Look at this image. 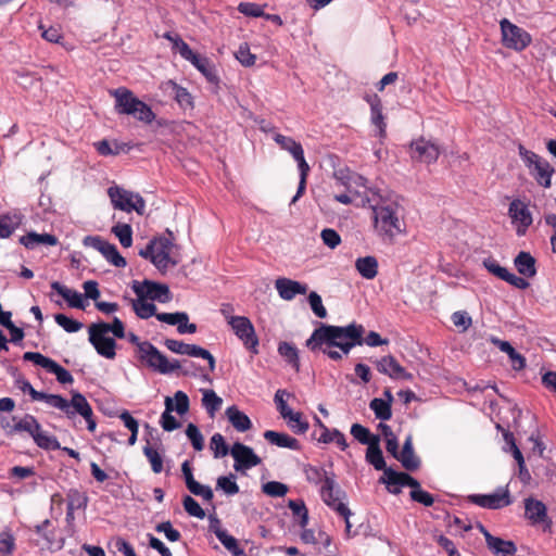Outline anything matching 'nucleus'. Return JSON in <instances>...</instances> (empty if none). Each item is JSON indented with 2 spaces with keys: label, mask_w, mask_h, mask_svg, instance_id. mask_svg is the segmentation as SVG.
<instances>
[{
  "label": "nucleus",
  "mask_w": 556,
  "mask_h": 556,
  "mask_svg": "<svg viewBox=\"0 0 556 556\" xmlns=\"http://www.w3.org/2000/svg\"><path fill=\"white\" fill-rule=\"evenodd\" d=\"M365 327L361 324L351 323L346 326H334L320 324L306 341V346L315 352L323 345L338 348L348 355L357 345H363Z\"/></svg>",
  "instance_id": "obj_1"
},
{
  "label": "nucleus",
  "mask_w": 556,
  "mask_h": 556,
  "mask_svg": "<svg viewBox=\"0 0 556 556\" xmlns=\"http://www.w3.org/2000/svg\"><path fill=\"white\" fill-rule=\"evenodd\" d=\"M374 229L388 244H393L399 235L405 233L404 208L396 201H381L372 206Z\"/></svg>",
  "instance_id": "obj_2"
},
{
  "label": "nucleus",
  "mask_w": 556,
  "mask_h": 556,
  "mask_svg": "<svg viewBox=\"0 0 556 556\" xmlns=\"http://www.w3.org/2000/svg\"><path fill=\"white\" fill-rule=\"evenodd\" d=\"M174 240L173 232L166 229V236L151 239L138 254L149 260L162 275H165L170 267L178 264V261L172 256Z\"/></svg>",
  "instance_id": "obj_3"
},
{
  "label": "nucleus",
  "mask_w": 556,
  "mask_h": 556,
  "mask_svg": "<svg viewBox=\"0 0 556 556\" xmlns=\"http://www.w3.org/2000/svg\"><path fill=\"white\" fill-rule=\"evenodd\" d=\"M110 94L115 99L114 108L117 114L130 115L146 124H151L154 121L155 114L152 109L137 98L131 90L119 87L110 90Z\"/></svg>",
  "instance_id": "obj_4"
},
{
  "label": "nucleus",
  "mask_w": 556,
  "mask_h": 556,
  "mask_svg": "<svg viewBox=\"0 0 556 556\" xmlns=\"http://www.w3.org/2000/svg\"><path fill=\"white\" fill-rule=\"evenodd\" d=\"M518 153L536 184L545 189L551 188L555 169L549 162L521 144L518 148Z\"/></svg>",
  "instance_id": "obj_5"
},
{
  "label": "nucleus",
  "mask_w": 556,
  "mask_h": 556,
  "mask_svg": "<svg viewBox=\"0 0 556 556\" xmlns=\"http://www.w3.org/2000/svg\"><path fill=\"white\" fill-rule=\"evenodd\" d=\"M274 140L282 150L288 151L293 159L298 162L300 170V181L295 195L291 200V204H294L305 191L306 178L309 172V165L305 161L304 151L300 142H296L293 138L277 134Z\"/></svg>",
  "instance_id": "obj_6"
},
{
  "label": "nucleus",
  "mask_w": 556,
  "mask_h": 556,
  "mask_svg": "<svg viewBox=\"0 0 556 556\" xmlns=\"http://www.w3.org/2000/svg\"><path fill=\"white\" fill-rule=\"evenodd\" d=\"M108 194L116 210L127 213L135 211L139 215L146 212V201L139 193L113 186L108 189Z\"/></svg>",
  "instance_id": "obj_7"
},
{
  "label": "nucleus",
  "mask_w": 556,
  "mask_h": 556,
  "mask_svg": "<svg viewBox=\"0 0 556 556\" xmlns=\"http://www.w3.org/2000/svg\"><path fill=\"white\" fill-rule=\"evenodd\" d=\"M175 46L179 54L191 64L206 78L211 84L217 85L219 81L214 64L203 55H200L191 50L187 42L181 38L175 39Z\"/></svg>",
  "instance_id": "obj_8"
},
{
  "label": "nucleus",
  "mask_w": 556,
  "mask_h": 556,
  "mask_svg": "<svg viewBox=\"0 0 556 556\" xmlns=\"http://www.w3.org/2000/svg\"><path fill=\"white\" fill-rule=\"evenodd\" d=\"M502 41L506 48L521 51L531 42L530 35L521 27L513 24L507 18L500 22Z\"/></svg>",
  "instance_id": "obj_9"
},
{
  "label": "nucleus",
  "mask_w": 556,
  "mask_h": 556,
  "mask_svg": "<svg viewBox=\"0 0 556 556\" xmlns=\"http://www.w3.org/2000/svg\"><path fill=\"white\" fill-rule=\"evenodd\" d=\"M229 326L245 349L253 354H258V338L253 324L248 317L240 316L237 319H231Z\"/></svg>",
  "instance_id": "obj_10"
},
{
  "label": "nucleus",
  "mask_w": 556,
  "mask_h": 556,
  "mask_svg": "<svg viewBox=\"0 0 556 556\" xmlns=\"http://www.w3.org/2000/svg\"><path fill=\"white\" fill-rule=\"evenodd\" d=\"M23 359L26 362H33L35 365H38L55 375L56 380L62 384L72 383L74 381L72 374L67 369L63 368L55 361L42 355L41 353L25 352Z\"/></svg>",
  "instance_id": "obj_11"
},
{
  "label": "nucleus",
  "mask_w": 556,
  "mask_h": 556,
  "mask_svg": "<svg viewBox=\"0 0 556 556\" xmlns=\"http://www.w3.org/2000/svg\"><path fill=\"white\" fill-rule=\"evenodd\" d=\"M230 454L233 457V469L237 472L245 473L247 470L262 463L261 457L254 453L253 448L241 442L232 444Z\"/></svg>",
  "instance_id": "obj_12"
},
{
  "label": "nucleus",
  "mask_w": 556,
  "mask_h": 556,
  "mask_svg": "<svg viewBox=\"0 0 556 556\" xmlns=\"http://www.w3.org/2000/svg\"><path fill=\"white\" fill-rule=\"evenodd\" d=\"M132 290L138 298H149L152 301L166 303L170 300V292L166 285L146 279L143 282L134 281Z\"/></svg>",
  "instance_id": "obj_13"
},
{
  "label": "nucleus",
  "mask_w": 556,
  "mask_h": 556,
  "mask_svg": "<svg viewBox=\"0 0 556 556\" xmlns=\"http://www.w3.org/2000/svg\"><path fill=\"white\" fill-rule=\"evenodd\" d=\"M89 342L93 345L97 353L105 358L113 359L116 355V342L113 338L106 337L105 332L96 325L91 324L88 329Z\"/></svg>",
  "instance_id": "obj_14"
},
{
  "label": "nucleus",
  "mask_w": 556,
  "mask_h": 556,
  "mask_svg": "<svg viewBox=\"0 0 556 556\" xmlns=\"http://www.w3.org/2000/svg\"><path fill=\"white\" fill-rule=\"evenodd\" d=\"M70 403V414H65L68 418L74 417L76 414H79L87 422V429L90 432H93L97 428V422L93 417V412L88 403L85 395L77 391H72V399L68 401Z\"/></svg>",
  "instance_id": "obj_15"
},
{
  "label": "nucleus",
  "mask_w": 556,
  "mask_h": 556,
  "mask_svg": "<svg viewBox=\"0 0 556 556\" xmlns=\"http://www.w3.org/2000/svg\"><path fill=\"white\" fill-rule=\"evenodd\" d=\"M508 215L511 218V223L517 225V235L519 237L525 236L533 222L532 214L528 205L521 200L515 199L509 204Z\"/></svg>",
  "instance_id": "obj_16"
},
{
  "label": "nucleus",
  "mask_w": 556,
  "mask_h": 556,
  "mask_svg": "<svg viewBox=\"0 0 556 556\" xmlns=\"http://www.w3.org/2000/svg\"><path fill=\"white\" fill-rule=\"evenodd\" d=\"M409 153L414 161L431 164L437 162L440 149L435 143L421 137L410 143Z\"/></svg>",
  "instance_id": "obj_17"
},
{
  "label": "nucleus",
  "mask_w": 556,
  "mask_h": 556,
  "mask_svg": "<svg viewBox=\"0 0 556 556\" xmlns=\"http://www.w3.org/2000/svg\"><path fill=\"white\" fill-rule=\"evenodd\" d=\"M320 495L324 503L336 511L339 504H344L341 500L345 497V492L338 486L333 472H331V477L325 479V483L320 488Z\"/></svg>",
  "instance_id": "obj_18"
},
{
  "label": "nucleus",
  "mask_w": 556,
  "mask_h": 556,
  "mask_svg": "<svg viewBox=\"0 0 556 556\" xmlns=\"http://www.w3.org/2000/svg\"><path fill=\"white\" fill-rule=\"evenodd\" d=\"M469 500L471 503L489 509H498L511 503L507 490L494 494H473L469 496Z\"/></svg>",
  "instance_id": "obj_19"
},
{
  "label": "nucleus",
  "mask_w": 556,
  "mask_h": 556,
  "mask_svg": "<svg viewBox=\"0 0 556 556\" xmlns=\"http://www.w3.org/2000/svg\"><path fill=\"white\" fill-rule=\"evenodd\" d=\"M160 88L165 93L173 97L181 109H193V97L191 96V93L186 88L177 85L174 80L163 81Z\"/></svg>",
  "instance_id": "obj_20"
},
{
  "label": "nucleus",
  "mask_w": 556,
  "mask_h": 556,
  "mask_svg": "<svg viewBox=\"0 0 556 556\" xmlns=\"http://www.w3.org/2000/svg\"><path fill=\"white\" fill-rule=\"evenodd\" d=\"M379 372L389 376L392 379L410 380L413 375L407 372L403 366L392 356L386 355L376 363Z\"/></svg>",
  "instance_id": "obj_21"
},
{
  "label": "nucleus",
  "mask_w": 556,
  "mask_h": 556,
  "mask_svg": "<svg viewBox=\"0 0 556 556\" xmlns=\"http://www.w3.org/2000/svg\"><path fill=\"white\" fill-rule=\"evenodd\" d=\"M275 288L280 298L286 301H290L298 294H305L307 292L306 285L288 278H278L275 281Z\"/></svg>",
  "instance_id": "obj_22"
},
{
  "label": "nucleus",
  "mask_w": 556,
  "mask_h": 556,
  "mask_svg": "<svg viewBox=\"0 0 556 556\" xmlns=\"http://www.w3.org/2000/svg\"><path fill=\"white\" fill-rule=\"evenodd\" d=\"M139 359L146 365L160 372V368L165 365L166 356L162 354L151 342H146L140 346Z\"/></svg>",
  "instance_id": "obj_23"
},
{
  "label": "nucleus",
  "mask_w": 556,
  "mask_h": 556,
  "mask_svg": "<svg viewBox=\"0 0 556 556\" xmlns=\"http://www.w3.org/2000/svg\"><path fill=\"white\" fill-rule=\"evenodd\" d=\"M34 401H43L48 405L62 410L64 414H70V403L66 399L59 394H48L35 390L33 387L27 391Z\"/></svg>",
  "instance_id": "obj_24"
},
{
  "label": "nucleus",
  "mask_w": 556,
  "mask_h": 556,
  "mask_svg": "<svg viewBox=\"0 0 556 556\" xmlns=\"http://www.w3.org/2000/svg\"><path fill=\"white\" fill-rule=\"evenodd\" d=\"M379 482H388L389 484H400L412 488V491H419L420 483L417 479L406 472H399L394 469L386 470V477H380Z\"/></svg>",
  "instance_id": "obj_25"
},
{
  "label": "nucleus",
  "mask_w": 556,
  "mask_h": 556,
  "mask_svg": "<svg viewBox=\"0 0 556 556\" xmlns=\"http://www.w3.org/2000/svg\"><path fill=\"white\" fill-rule=\"evenodd\" d=\"M263 437L267 442L278 447L290 448L293 451H299L301 448L300 442L295 438L283 432L266 430Z\"/></svg>",
  "instance_id": "obj_26"
},
{
  "label": "nucleus",
  "mask_w": 556,
  "mask_h": 556,
  "mask_svg": "<svg viewBox=\"0 0 556 556\" xmlns=\"http://www.w3.org/2000/svg\"><path fill=\"white\" fill-rule=\"evenodd\" d=\"M51 288L56 291L67 303L71 307L78 308V309H85L86 308V302L84 300V295L77 291H74L72 289H68L64 285L60 283L59 281H53L51 283Z\"/></svg>",
  "instance_id": "obj_27"
},
{
  "label": "nucleus",
  "mask_w": 556,
  "mask_h": 556,
  "mask_svg": "<svg viewBox=\"0 0 556 556\" xmlns=\"http://www.w3.org/2000/svg\"><path fill=\"white\" fill-rule=\"evenodd\" d=\"M402 466L409 471H414L419 468L420 460L415 455L414 447H413V441L410 437H407L402 451L399 452L397 458H396Z\"/></svg>",
  "instance_id": "obj_28"
},
{
  "label": "nucleus",
  "mask_w": 556,
  "mask_h": 556,
  "mask_svg": "<svg viewBox=\"0 0 556 556\" xmlns=\"http://www.w3.org/2000/svg\"><path fill=\"white\" fill-rule=\"evenodd\" d=\"M485 542L488 548L493 554H503V556L514 555L517 552L516 544L513 541H505L485 532Z\"/></svg>",
  "instance_id": "obj_29"
},
{
  "label": "nucleus",
  "mask_w": 556,
  "mask_h": 556,
  "mask_svg": "<svg viewBox=\"0 0 556 556\" xmlns=\"http://www.w3.org/2000/svg\"><path fill=\"white\" fill-rule=\"evenodd\" d=\"M379 437H374V442L369 444L366 452V460L374 466L376 470H382L383 476L386 477V470L392 469L391 467H387L386 460L382 455V451L379 446Z\"/></svg>",
  "instance_id": "obj_30"
},
{
  "label": "nucleus",
  "mask_w": 556,
  "mask_h": 556,
  "mask_svg": "<svg viewBox=\"0 0 556 556\" xmlns=\"http://www.w3.org/2000/svg\"><path fill=\"white\" fill-rule=\"evenodd\" d=\"M20 243L26 249H35L39 244L45 245H56L59 243L58 238L51 233H37L28 232L20 238Z\"/></svg>",
  "instance_id": "obj_31"
},
{
  "label": "nucleus",
  "mask_w": 556,
  "mask_h": 556,
  "mask_svg": "<svg viewBox=\"0 0 556 556\" xmlns=\"http://www.w3.org/2000/svg\"><path fill=\"white\" fill-rule=\"evenodd\" d=\"M535 263V258L526 251H520L514 260L518 273L527 278H532L536 275Z\"/></svg>",
  "instance_id": "obj_32"
},
{
  "label": "nucleus",
  "mask_w": 556,
  "mask_h": 556,
  "mask_svg": "<svg viewBox=\"0 0 556 556\" xmlns=\"http://www.w3.org/2000/svg\"><path fill=\"white\" fill-rule=\"evenodd\" d=\"M525 510L527 518L530 519L532 523H543L547 519L546 506L541 501L527 498L525 502Z\"/></svg>",
  "instance_id": "obj_33"
},
{
  "label": "nucleus",
  "mask_w": 556,
  "mask_h": 556,
  "mask_svg": "<svg viewBox=\"0 0 556 556\" xmlns=\"http://www.w3.org/2000/svg\"><path fill=\"white\" fill-rule=\"evenodd\" d=\"M229 422L232 425V427L240 431L244 432L252 428L251 419L247 414L241 412L237 406L232 405L229 406L225 412Z\"/></svg>",
  "instance_id": "obj_34"
},
{
  "label": "nucleus",
  "mask_w": 556,
  "mask_h": 556,
  "mask_svg": "<svg viewBox=\"0 0 556 556\" xmlns=\"http://www.w3.org/2000/svg\"><path fill=\"white\" fill-rule=\"evenodd\" d=\"M491 342L508 355L514 369L521 370L526 367V358L519 354L508 341H503L493 337L491 338Z\"/></svg>",
  "instance_id": "obj_35"
},
{
  "label": "nucleus",
  "mask_w": 556,
  "mask_h": 556,
  "mask_svg": "<svg viewBox=\"0 0 556 556\" xmlns=\"http://www.w3.org/2000/svg\"><path fill=\"white\" fill-rule=\"evenodd\" d=\"M316 421L319 425V427L323 429L321 435L319 437L318 441L323 443H331L336 442L338 446H340L341 450H345L348 447V443L345 440L344 434L339 431L338 429L329 430L318 417H316Z\"/></svg>",
  "instance_id": "obj_36"
},
{
  "label": "nucleus",
  "mask_w": 556,
  "mask_h": 556,
  "mask_svg": "<svg viewBox=\"0 0 556 556\" xmlns=\"http://www.w3.org/2000/svg\"><path fill=\"white\" fill-rule=\"evenodd\" d=\"M355 267L359 275L365 279H374L378 274V262L374 256L357 258Z\"/></svg>",
  "instance_id": "obj_37"
},
{
  "label": "nucleus",
  "mask_w": 556,
  "mask_h": 556,
  "mask_svg": "<svg viewBox=\"0 0 556 556\" xmlns=\"http://www.w3.org/2000/svg\"><path fill=\"white\" fill-rule=\"evenodd\" d=\"M165 410L161 415L160 425L165 431H174L181 427V424L172 415L173 412V399L169 396L165 397Z\"/></svg>",
  "instance_id": "obj_38"
},
{
  "label": "nucleus",
  "mask_w": 556,
  "mask_h": 556,
  "mask_svg": "<svg viewBox=\"0 0 556 556\" xmlns=\"http://www.w3.org/2000/svg\"><path fill=\"white\" fill-rule=\"evenodd\" d=\"M370 102L371 122L379 129V136L383 137L386 134V123L382 114L381 101L377 96H374Z\"/></svg>",
  "instance_id": "obj_39"
},
{
  "label": "nucleus",
  "mask_w": 556,
  "mask_h": 556,
  "mask_svg": "<svg viewBox=\"0 0 556 556\" xmlns=\"http://www.w3.org/2000/svg\"><path fill=\"white\" fill-rule=\"evenodd\" d=\"M278 353L290 364L296 371L300 369V359L298 349L294 344L289 342H280L278 345Z\"/></svg>",
  "instance_id": "obj_40"
},
{
  "label": "nucleus",
  "mask_w": 556,
  "mask_h": 556,
  "mask_svg": "<svg viewBox=\"0 0 556 556\" xmlns=\"http://www.w3.org/2000/svg\"><path fill=\"white\" fill-rule=\"evenodd\" d=\"M132 309L141 319H148L152 316L156 317L159 314L156 312V306L153 303L148 302L147 298H138L137 300H134Z\"/></svg>",
  "instance_id": "obj_41"
},
{
  "label": "nucleus",
  "mask_w": 556,
  "mask_h": 556,
  "mask_svg": "<svg viewBox=\"0 0 556 556\" xmlns=\"http://www.w3.org/2000/svg\"><path fill=\"white\" fill-rule=\"evenodd\" d=\"M40 424L29 414H26L22 419L14 424L12 432H27L31 438L39 430Z\"/></svg>",
  "instance_id": "obj_42"
},
{
  "label": "nucleus",
  "mask_w": 556,
  "mask_h": 556,
  "mask_svg": "<svg viewBox=\"0 0 556 556\" xmlns=\"http://www.w3.org/2000/svg\"><path fill=\"white\" fill-rule=\"evenodd\" d=\"M100 253L105 257L108 262L116 267H125L126 260L119 254L117 248L105 240L101 247Z\"/></svg>",
  "instance_id": "obj_43"
},
{
  "label": "nucleus",
  "mask_w": 556,
  "mask_h": 556,
  "mask_svg": "<svg viewBox=\"0 0 556 556\" xmlns=\"http://www.w3.org/2000/svg\"><path fill=\"white\" fill-rule=\"evenodd\" d=\"M222 404V397H219L214 390H203L202 405L211 417H214L215 413L220 408Z\"/></svg>",
  "instance_id": "obj_44"
},
{
  "label": "nucleus",
  "mask_w": 556,
  "mask_h": 556,
  "mask_svg": "<svg viewBox=\"0 0 556 556\" xmlns=\"http://www.w3.org/2000/svg\"><path fill=\"white\" fill-rule=\"evenodd\" d=\"M369 407L374 410L377 419L384 421L392 417L391 404L386 402L383 399L375 397L370 401Z\"/></svg>",
  "instance_id": "obj_45"
},
{
  "label": "nucleus",
  "mask_w": 556,
  "mask_h": 556,
  "mask_svg": "<svg viewBox=\"0 0 556 556\" xmlns=\"http://www.w3.org/2000/svg\"><path fill=\"white\" fill-rule=\"evenodd\" d=\"M33 439L35 443L41 448L51 451H56L61 448L58 439L42 431L41 426L39 427V430L34 434Z\"/></svg>",
  "instance_id": "obj_46"
},
{
  "label": "nucleus",
  "mask_w": 556,
  "mask_h": 556,
  "mask_svg": "<svg viewBox=\"0 0 556 556\" xmlns=\"http://www.w3.org/2000/svg\"><path fill=\"white\" fill-rule=\"evenodd\" d=\"M112 232L118 238L119 243L124 248H129L132 244V229L128 224L117 223L112 227Z\"/></svg>",
  "instance_id": "obj_47"
},
{
  "label": "nucleus",
  "mask_w": 556,
  "mask_h": 556,
  "mask_svg": "<svg viewBox=\"0 0 556 556\" xmlns=\"http://www.w3.org/2000/svg\"><path fill=\"white\" fill-rule=\"evenodd\" d=\"M216 536L220 543L233 555V556H245L243 551L238 547L237 540L227 533L225 530H217Z\"/></svg>",
  "instance_id": "obj_48"
},
{
  "label": "nucleus",
  "mask_w": 556,
  "mask_h": 556,
  "mask_svg": "<svg viewBox=\"0 0 556 556\" xmlns=\"http://www.w3.org/2000/svg\"><path fill=\"white\" fill-rule=\"evenodd\" d=\"M304 473L308 482L314 484L321 483V485L325 483L327 477H331V473L329 475L324 468L313 465H306L304 467Z\"/></svg>",
  "instance_id": "obj_49"
},
{
  "label": "nucleus",
  "mask_w": 556,
  "mask_h": 556,
  "mask_svg": "<svg viewBox=\"0 0 556 556\" xmlns=\"http://www.w3.org/2000/svg\"><path fill=\"white\" fill-rule=\"evenodd\" d=\"M94 324L101 329L102 332H112L114 337L118 339L126 337L124 323L118 317H114L112 324H106L103 321Z\"/></svg>",
  "instance_id": "obj_50"
},
{
  "label": "nucleus",
  "mask_w": 556,
  "mask_h": 556,
  "mask_svg": "<svg viewBox=\"0 0 556 556\" xmlns=\"http://www.w3.org/2000/svg\"><path fill=\"white\" fill-rule=\"evenodd\" d=\"M288 507L292 510L294 517L299 518V525L304 528L308 522V511L302 500H290Z\"/></svg>",
  "instance_id": "obj_51"
},
{
  "label": "nucleus",
  "mask_w": 556,
  "mask_h": 556,
  "mask_svg": "<svg viewBox=\"0 0 556 556\" xmlns=\"http://www.w3.org/2000/svg\"><path fill=\"white\" fill-rule=\"evenodd\" d=\"M291 396H292L291 393H289L287 390H282V389L277 390V392L275 394L274 401L276 403L279 414L281 415V417L285 420L288 417H290L291 414L293 413V410L288 406L286 399H285V397L289 399Z\"/></svg>",
  "instance_id": "obj_52"
},
{
  "label": "nucleus",
  "mask_w": 556,
  "mask_h": 556,
  "mask_svg": "<svg viewBox=\"0 0 556 556\" xmlns=\"http://www.w3.org/2000/svg\"><path fill=\"white\" fill-rule=\"evenodd\" d=\"M185 355H188L191 357H201L203 359H206L208 362L210 370L214 371L216 362L210 351H207L199 345H195V344H188Z\"/></svg>",
  "instance_id": "obj_53"
},
{
  "label": "nucleus",
  "mask_w": 556,
  "mask_h": 556,
  "mask_svg": "<svg viewBox=\"0 0 556 556\" xmlns=\"http://www.w3.org/2000/svg\"><path fill=\"white\" fill-rule=\"evenodd\" d=\"M210 447L213 451V456L215 458L225 457L230 453V450L220 433L213 434L211 438Z\"/></svg>",
  "instance_id": "obj_54"
},
{
  "label": "nucleus",
  "mask_w": 556,
  "mask_h": 556,
  "mask_svg": "<svg viewBox=\"0 0 556 556\" xmlns=\"http://www.w3.org/2000/svg\"><path fill=\"white\" fill-rule=\"evenodd\" d=\"M216 488L223 490L227 495L239 493V486L236 483V476L233 473L219 477L216 481Z\"/></svg>",
  "instance_id": "obj_55"
},
{
  "label": "nucleus",
  "mask_w": 556,
  "mask_h": 556,
  "mask_svg": "<svg viewBox=\"0 0 556 556\" xmlns=\"http://www.w3.org/2000/svg\"><path fill=\"white\" fill-rule=\"evenodd\" d=\"M289 428L296 434H303L308 430V422L302 418V414L293 412L287 419Z\"/></svg>",
  "instance_id": "obj_56"
},
{
  "label": "nucleus",
  "mask_w": 556,
  "mask_h": 556,
  "mask_svg": "<svg viewBox=\"0 0 556 556\" xmlns=\"http://www.w3.org/2000/svg\"><path fill=\"white\" fill-rule=\"evenodd\" d=\"M114 144L116 146V150H113L112 142H110L106 139L100 140L94 143L96 150L100 155H117L122 151H125V144L118 143L117 141H114Z\"/></svg>",
  "instance_id": "obj_57"
},
{
  "label": "nucleus",
  "mask_w": 556,
  "mask_h": 556,
  "mask_svg": "<svg viewBox=\"0 0 556 556\" xmlns=\"http://www.w3.org/2000/svg\"><path fill=\"white\" fill-rule=\"evenodd\" d=\"M301 539L305 543H312V544L320 543L324 546H329L331 543L330 536L323 531H318V533L316 535L313 530H304L301 534Z\"/></svg>",
  "instance_id": "obj_58"
},
{
  "label": "nucleus",
  "mask_w": 556,
  "mask_h": 556,
  "mask_svg": "<svg viewBox=\"0 0 556 556\" xmlns=\"http://www.w3.org/2000/svg\"><path fill=\"white\" fill-rule=\"evenodd\" d=\"M143 454L150 462L153 472L160 473L163 470V458L160 453L148 444L143 447Z\"/></svg>",
  "instance_id": "obj_59"
},
{
  "label": "nucleus",
  "mask_w": 556,
  "mask_h": 556,
  "mask_svg": "<svg viewBox=\"0 0 556 556\" xmlns=\"http://www.w3.org/2000/svg\"><path fill=\"white\" fill-rule=\"evenodd\" d=\"M55 323L62 327L66 332H77L83 328V324L64 314L54 315Z\"/></svg>",
  "instance_id": "obj_60"
},
{
  "label": "nucleus",
  "mask_w": 556,
  "mask_h": 556,
  "mask_svg": "<svg viewBox=\"0 0 556 556\" xmlns=\"http://www.w3.org/2000/svg\"><path fill=\"white\" fill-rule=\"evenodd\" d=\"M182 505L185 510L192 517H197L199 519H203L205 517L204 509L199 505V503L190 495H185L182 498Z\"/></svg>",
  "instance_id": "obj_61"
},
{
  "label": "nucleus",
  "mask_w": 556,
  "mask_h": 556,
  "mask_svg": "<svg viewBox=\"0 0 556 556\" xmlns=\"http://www.w3.org/2000/svg\"><path fill=\"white\" fill-rule=\"evenodd\" d=\"M186 435L190 440L195 451H202L204 447V439L199 428L194 424H189L186 428Z\"/></svg>",
  "instance_id": "obj_62"
},
{
  "label": "nucleus",
  "mask_w": 556,
  "mask_h": 556,
  "mask_svg": "<svg viewBox=\"0 0 556 556\" xmlns=\"http://www.w3.org/2000/svg\"><path fill=\"white\" fill-rule=\"evenodd\" d=\"M236 59L245 67H250L255 64L256 56L250 51V47L247 42L241 43L236 52Z\"/></svg>",
  "instance_id": "obj_63"
},
{
  "label": "nucleus",
  "mask_w": 556,
  "mask_h": 556,
  "mask_svg": "<svg viewBox=\"0 0 556 556\" xmlns=\"http://www.w3.org/2000/svg\"><path fill=\"white\" fill-rule=\"evenodd\" d=\"M351 434L362 444H367L369 446V444L374 442L375 435H371L370 431L359 424L352 425Z\"/></svg>",
  "instance_id": "obj_64"
}]
</instances>
